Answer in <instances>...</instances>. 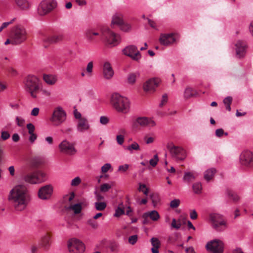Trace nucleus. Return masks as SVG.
<instances>
[{
  "label": "nucleus",
  "instance_id": "obj_12",
  "mask_svg": "<svg viewBox=\"0 0 253 253\" xmlns=\"http://www.w3.org/2000/svg\"><path fill=\"white\" fill-rule=\"evenodd\" d=\"M206 248L207 251L212 253H223L224 244L221 240L215 239L209 242Z\"/></svg>",
  "mask_w": 253,
  "mask_h": 253
},
{
  "label": "nucleus",
  "instance_id": "obj_39",
  "mask_svg": "<svg viewBox=\"0 0 253 253\" xmlns=\"http://www.w3.org/2000/svg\"><path fill=\"white\" fill-rule=\"evenodd\" d=\"M151 244L153 247L151 251L153 253H158V239L152 238L151 240Z\"/></svg>",
  "mask_w": 253,
  "mask_h": 253
},
{
  "label": "nucleus",
  "instance_id": "obj_29",
  "mask_svg": "<svg viewBox=\"0 0 253 253\" xmlns=\"http://www.w3.org/2000/svg\"><path fill=\"white\" fill-rule=\"evenodd\" d=\"M186 219H178L177 220L175 218H173L171 223V226L172 228H175L177 230L180 229L182 224H186Z\"/></svg>",
  "mask_w": 253,
  "mask_h": 253
},
{
  "label": "nucleus",
  "instance_id": "obj_4",
  "mask_svg": "<svg viewBox=\"0 0 253 253\" xmlns=\"http://www.w3.org/2000/svg\"><path fill=\"white\" fill-rule=\"evenodd\" d=\"M101 36L106 44L111 47L117 46L121 41L120 35L108 27H103L101 29Z\"/></svg>",
  "mask_w": 253,
  "mask_h": 253
},
{
  "label": "nucleus",
  "instance_id": "obj_35",
  "mask_svg": "<svg viewBox=\"0 0 253 253\" xmlns=\"http://www.w3.org/2000/svg\"><path fill=\"white\" fill-rule=\"evenodd\" d=\"M126 150L129 151L130 153H132L133 151H140V147L137 142H133L132 143L127 146L126 148Z\"/></svg>",
  "mask_w": 253,
  "mask_h": 253
},
{
  "label": "nucleus",
  "instance_id": "obj_11",
  "mask_svg": "<svg viewBox=\"0 0 253 253\" xmlns=\"http://www.w3.org/2000/svg\"><path fill=\"white\" fill-rule=\"evenodd\" d=\"M68 249L70 253H83L85 250V246L80 240L72 239L68 241Z\"/></svg>",
  "mask_w": 253,
  "mask_h": 253
},
{
  "label": "nucleus",
  "instance_id": "obj_14",
  "mask_svg": "<svg viewBox=\"0 0 253 253\" xmlns=\"http://www.w3.org/2000/svg\"><path fill=\"white\" fill-rule=\"evenodd\" d=\"M156 125L155 122L151 118L146 117H140L136 118L133 123V127H153Z\"/></svg>",
  "mask_w": 253,
  "mask_h": 253
},
{
  "label": "nucleus",
  "instance_id": "obj_22",
  "mask_svg": "<svg viewBox=\"0 0 253 253\" xmlns=\"http://www.w3.org/2000/svg\"><path fill=\"white\" fill-rule=\"evenodd\" d=\"M63 36L61 35H54L50 36H45L43 38L44 47H47L48 44L57 42L62 40Z\"/></svg>",
  "mask_w": 253,
  "mask_h": 253
},
{
  "label": "nucleus",
  "instance_id": "obj_25",
  "mask_svg": "<svg viewBox=\"0 0 253 253\" xmlns=\"http://www.w3.org/2000/svg\"><path fill=\"white\" fill-rule=\"evenodd\" d=\"M124 21L123 14L120 12H116L112 15L111 26L113 27L116 25L119 27Z\"/></svg>",
  "mask_w": 253,
  "mask_h": 253
},
{
  "label": "nucleus",
  "instance_id": "obj_49",
  "mask_svg": "<svg viewBox=\"0 0 253 253\" xmlns=\"http://www.w3.org/2000/svg\"><path fill=\"white\" fill-rule=\"evenodd\" d=\"M112 166L110 164L107 163L104 165L101 169V172L102 173H106L110 169H111Z\"/></svg>",
  "mask_w": 253,
  "mask_h": 253
},
{
  "label": "nucleus",
  "instance_id": "obj_63",
  "mask_svg": "<svg viewBox=\"0 0 253 253\" xmlns=\"http://www.w3.org/2000/svg\"><path fill=\"white\" fill-rule=\"evenodd\" d=\"M40 109L39 108L36 107L32 109L31 115L33 116H37L39 114Z\"/></svg>",
  "mask_w": 253,
  "mask_h": 253
},
{
  "label": "nucleus",
  "instance_id": "obj_20",
  "mask_svg": "<svg viewBox=\"0 0 253 253\" xmlns=\"http://www.w3.org/2000/svg\"><path fill=\"white\" fill-rule=\"evenodd\" d=\"M53 188L50 185H46L42 187L38 192L39 197L42 200L49 199L52 194Z\"/></svg>",
  "mask_w": 253,
  "mask_h": 253
},
{
  "label": "nucleus",
  "instance_id": "obj_40",
  "mask_svg": "<svg viewBox=\"0 0 253 253\" xmlns=\"http://www.w3.org/2000/svg\"><path fill=\"white\" fill-rule=\"evenodd\" d=\"M195 91L190 87H187L185 89L184 96L185 98H189L194 96Z\"/></svg>",
  "mask_w": 253,
  "mask_h": 253
},
{
  "label": "nucleus",
  "instance_id": "obj_53",
  "mask_svg": "<svg viewBox=\"0 0 253 253\" xmlns=\"http://www.w3.org/2000/svg\"><path fill=\"white\" fill-rule=\"evenodd\" d=\"M111 188V186L107 183H104L100 186V191L102 192H107Z\"/></svg>",
  "mask_w": 253,
  "mask_h": 253
},
{
  "label": "nucleus",
  "instance_id": "obj_9",
  "mask_svg": "<svg viewBox=\"0 0 253 253\" xmlns=\"http://www.w3.org/2000/svg\"><path fill=\"white\" fill-rule=\"evenodd\" d=\"M57 5L55 0H44L40 4L38 13L40 15H45L51 12Z\"/></svg>",
  "mask_w": 253,
  "mask_h": 253
},
{
  "label": "nucleus",
  "instance_id": "obj_60",
  "mask_svg": "<svg viewBox=\"0 0 253 253\" xmlns=\"http://www.w3.org/2000/svg\"><path fill=\"white\" fill-rule=\"evenodd\" d=\"M224 134V130L222 128H218L215 130V135L218 137H221Z\"/></svg>",
  "mask_w": 253,
  "mask_h": 253
},
{
  "label": "nucleus",
  "instance_id": "obj_61",
  "mask_svg": "<svg viewBox=\"0 0 253 253\" xmlns=\"http://www.w3.org/2000/svg\"><path fill=\"white\" fill-rule=\"evenodd\" d=\"M197 213L196 211L195 210H193L191 211L190 213V217L192 219L195 220L197 218Z\"/></svg>",
  "mask_w": 253,
  "mask_h": 253
},
{
  "label": "nucleus",
  "instance_id": "obj_3",
  "mask_svg": "<svg viewBox=\"0 0 253 253\" xmlns=\"http://www.w3.org/2000/svg\"><path fill=\"white\" fill-rule=\"evenodd\" d=\"M111 104L118 112L124 114L127 113L129 109L128 99L119 93H113L111 97Z\"/></svg>",
  "mask_w": 253,
  "mask_h": 253
},
{
  "label": "nucleus",
  "instance_id": "obj_36",
  "mask_svg": "<svg viewBox=\"0 0 253 253\" xmlns=\"http://www.w3.org/2000/svg\"><path fill=\"white\" fill-rule=\"evenodd\" d=\"M139 76L137 73H131L128 75L127 80V83L130 84H134L136 82V78Z\"/></svg>",
  "mask_w": 253,
  "mask_h": 253
},
{
  "label": "nucleus",
  "instance_id": "obj_10",
  "mask_svg": "<svg viewBox=\"0 0 253 253\" xmlns=\"http://www.w3.org/2000/svg\"><path fill=\"white\" fill-rule=\"evenodd\" d=\"M210 219L212 223L213 228L217 231H222L226 228V223L222 219V216L217 213H211L210 215Z\"/></svg>",
  "mask_w": 253,
  "mask_h": 253
},
{
  "label": "nucleus",
  "instance_id": "obj_42",
  "mask_svg": "<svg viewBox=\"0 0 253 253\" xmlns=\"http://www.w3.org/2000/svg\"><path fill=\"white\" fill-rule=\"evenodd\" d=\"M125 211L122 204L119 205L117 209L116 210V212L114 216L116 217H119L121 215L124 214Z\"/></svg>",
  "mask_w": 253,
  "mask_h": 253
},
{
  "label": "nucleus",
  "instance_id": "obj_31",
  "mask_svg": "<svg viewBox=\"0 0 253 253\" xmlns=\"http://www.w3.org/2000/svg\"><path fill=\"white\" fill-rule=\"evenodd\" d=\"M143 217L145 218L144 223H146V220L149 218L153 220H157L158 219V213L156 211H153L150 212L144 213L143 214Z\"/></svg>",
  "mask_w": 253,
  "mask_h": 253
},
{
  "label": "nucleus",
  "instance_id": "obj_64",
  "mask_svg": "<svg viewBox=\"0 0 253 253\" xmlns=\"http://www.w3.org/2000/svg\"><path fill=\"white\" fill-rule=\"evenodd\" d=\"M75 1L80 6H85L87 4L86 0H75Z\"/></svg>",
  "mask_w": 253,
  "mask_h": 253
},
{
  "label": "nucleus",
  "instance_id": "obj_48",
  "mask_svg": "<svg viewBox=\"0 0 253 253\" xmlns=\"http://www.w3.org/2000/svg\"><path fill=\"white\" fill-rule=\"evenodd\" d=\"M180 203V201L179 199H175L172 200L170 203V207L171 208H177Z\"/></svg>",
  "mask_w": 253,
  "mask_h": 253
},
{
  "label": "nucleus",
  "instance_id": "obj_38",
  "mask_svg": "<svg viewBox=\"0 0 253 253\" xmlns=\"http://www.w3.org/2000/svg\"><path fill=\"white\" fill-rule=\"evenodd\" d=\"M94 208L97 211H104L107 206V204L105 202H96L94 203Z\"/></svg>",
  "mask_w": 253,
  "mask_h": 253
},
{
  "label": "nucleus",
  "instance_id": "obj_8",
  "mask_svg": "<svg viewBox=\"0 0 253 253\" xmlns=\"http://www.w3.org/2000/svg\"><path fill=\"white\" fill-rule=\"evenodd\" d=\"M46 174L41 170H37L33 172L25 174L23 179L26 182L36 184L41 183L45 180Z\"/></svg>",
  "mask_w": 253,
  "mask_h": 253
},
{
  "label": "nucleus",
  "instance_id": "obj_28",
  "mask_svg": "<svg viewBox=\"0 0 253 253\" xmlns=\"http://www.w3.org/2000/svg\"><path fill=\"white\" fill-rule=\"evenodd\" d=\"M43 81L49 85H54L57 81V76L51 74H44L43 75Z\"/></svg>",
  "mask_w": 253,
  "mask_h": 253
},
{
  "label": "nucleus",
  "instance_id": "obj_16",
  "mask_svg": "<svg viewBox=\"0 0 253 253\" xmlns=\"http://www.w3.org/2000/svg\"><path fill=\"white\" fill-rule=\"evenodd\" d=\"M59 148L61 152L67 155H73L76 153L75 144L67 140H64L61 142L59 145Z\"/></svg>",
  "mask_w": 253,
  "mask_h": 253
},
{
  "label": "nucleus",
  "instance_id": "obj_13",
  "mask_svg": "<svg viewBox=\"0 0 253 253\" xmlns=\"http://www.w3.org/2000/svg\"><path fill=\"white\" fill-rule=\"evenodd\" d=\"M123 54L130 57L135 61H138L141 57V53L138 50L137 48L134 45H130L126 46L122 50Z\"/></svg>",
  "mask_w": 253,
  "mask_h": 253
},
{
  "label": "nucleus",
  "instance_id": "obj_30",
  "mask_svg": "<svg viewBox=\"0 0 253 253\" xmlns=\"http://www.w3.org/2000/svg\"><path fill=\"white\" fill-rule=\"evenodd\" d=\"M196 178V175L193 172H185L184 174L183 180L188 183L194 181Z\"/></svg>",
  "mask_w": 253,
  "mask_h": 253
},
{
  "label": "nucleus",
  "instance_id": "obj_5",
  "mask_svg": "<svg viewBox=\"0 0 253 253\" xmlns=\"http://www.w3.org/2000/svg\"><path fill=\"white\" fill-rule=\"evenodd\" d=\"M12 41L19 44L26 40L27 34L25 28L21 25H17L13 27L11 31Z\"/></svg>",
  "mask_w": 253,
  "mask_h": 253
},
{
  "label": "nucleus",
  "instance_id": "obj_37",
  "mask_svg": "<svg viewBox=\"0 0 253 253\" xmlns=\"http://www.w3.org/2000/svg\"><path fill=\"white\" fill-rule=\"evenodd\" d=\"M120 29L124 32H129L131 30V25L125 21L119 26Z\"/></svg>",
  "mask_w": 253,
  "mask_h": 253
},
{
  "label": "nucleus",
  "instance_id": "obj_34",
  "mask_svg": "<svg viewBox=\"0 0 253 253\" xmlns=\"http://www.w3.org/2000/svg\"><path fill=\"white\" fill-rule=\"evenodd\" d=\"M158 163V154H156L154 156V157L150 159L148 162V165H147V169L149 170H151L157 165Z\"/></svg>",
  "mask_w": 253,
  "mask_h": 253
},
{
  "label": "nucleus",
  "instance_id": "obj_43",
  "mask_svg": "<svg viewBox=\"0 0 253 253\" xmlns=\"http://www.w3.org/2000/svg\"><path fill=\"white\" fill-rule=\"evenodd\" d=\"M93 67V62L92 61L89 62L87 64L86 69H85L86 73L88 77H90L92 75Z\"/></svg>",
  "mask_w": 253,
  "mask_h": 253
},
{
  "label": "nucleus",
  "instance_id": "obj_50",
  "mask_svg": "<svg viewBox=\"0 0 253 253\" xmlns=\"http://www.w3.org/2000/svg\"><path fill=\"white\" fill-rule=\"evenodd\" d=\"M168 101V96L167 94L165 93L163 95L161 101V103L159 104V106L162 107L166 104Z\"/></svg>",
  "mask_w": 253,
  "mask_h": 253
},
{
  "label": "nucleus",
  "instance_id": "obj_2",
  "mask_svg": "<svg viewBox=\"0 0 253 253\" xmlns=\"http://www.w3.org/2000/svg\"><path fill=\"white\" fill-rule=\"evenodd\" d=\"M23 84L26 91L30 94L31 97L36 98L41 87L40 80L36 76L29 75L24 78Z\"/></svg>",
  "mask_w": 253,
  "mask_h": 253
},
{
  "label": "nucleus",
  "instance_id": "obj_27",
  "mask_svg": "<svg viewBox=\"0 0 253 253\" xmlns=\"http://www.w3.org/2000/svg\"><path fill=\"white\" fill-rule=\"evenodd\" d=\"M16 5L22 10H28L30 7V3L28 0H14Z\"/></svg>",
  "mask_w": 253,
  "mask_h": 253
},
{
  "label": "nucleus",
  "instance_id": "obj_33",
  "mask_svg": "<svg viewBox=\"0 0 253 253\" xmlns=\"http://www.w3.org/2000/svg\"><path fill=\"white\" fill-rule=\"evenodd\" d=\"M216 170L214 168H211L207 169L204 173V178L207 181H209L211 180L215 173H216Z\"/></svg>",
  "mask_w": 253,
  "mask_h": 253
},
{
  "label": "nucleus",
  "instance_id": "obj_62",
  "mask_svg": "<svg viewBox=\"0 0 253 253\" xmlns=\"http://www.w3.org/2000/svg\"><path fill=\"white\" fill-rule=\"evenodd\" d=\"M232 102V97L231 96H227L223 100V103L225 105L231 104Z\"/></svg>",
  "mask_w": 253,
  "mask_h": 253
},
{
  "label": "nucleus",
  "instance_id": "obj_41",
  "mask_svg": "<svg viewBox=\"0 0 253 253\" xmlns=\"http://www.w3.org/2000/svg\"><path fill=\"white\" fill-rule=\"evenodd\" d=\"M192 188L195 193L199 194L202 189V184L200 182H196L193 184Z\"/></svg>",
  "mask_w": 253,
  "mask_h": 253
},
{
  "label": "nucleus",
  "instance_id": "obj_58",
  "mask_svg": "<svg viewBox=\"0 0 253 253\" xmlns=\"http://www.w3.org/2000/svg\"><path fill=\"white\" fill-rule=\"evenodd\" d=\"M16 122L17 125L19 126H23L24 125V123H25L24 119H23V118L19 117H17L16 118Z\"/></svg>",
  "mask_w": 253,
  "mask_h": 253
},
{
  "label": "nucleus",
  "instance_id": "obj_54",
  "mask_svg": "<svg viewBox=\"0 0 253 253\" xmlns=\"http://www.w3.org/2000/svg\"><path fill=\"white\" fill-rule=\"evenodd\" d=\"M10 134L6 131H2L1 132V138L2 140H6L9 138Z\"/></svg>",
  "mask_w": 253,
  "mask_h": 253
},
{
  "label": "nucleus",
  "instance_id": "obj_55",
  "mask_svg": "<svg viewBox=\"0 0 253 253\" xmlns=\"http://www.w3.org/2000/svg\"><path fill=\"white\" fill-rule=\"evenodd\" d=\"M124 136L121 134H118L116 136V140L118 144L121 145L124 142Z\"/></svg>",
  "mask_w": 253,
  "mask_h": 253
},
{
  "label": "nucleus",
  "instance_id": "obj_57",
  "mask_svg": "<svg viewBox=\"0 0 253 253\" xmlns=\"http://www.w3.org/2000/svg\"><path fill=\"white\" fill-rule=\"evenodd\" d=\"M109 122V119L106 116H101L100 118V123L103 125H106Z\"/></svg>",
  "mask_w": 253,
  "mask_h": 253
},
{
  "label": "nucleus",
  "instance_id": "obj_59",
  "mask_svg": "<svg viewBox=\"0 0 253 253\" xmlns=\"http://www.w3.org/2000/svg\"><path fill=\"white\" fill-rule=\"evenodd\" d=\"M148 21V25L153 29H157V24L150 19L146 18Z\"/></svg>",
  "mask_w": 253,
  "mask_h": 253
},
{
  "label": "nucleus",
  "instance_id": "obj_26",
  "mask_svg": "<svg viewBox=\"0 0 253 253\" xmlns=\"http://www.w3.org/2000/svg\"><path fill=\"white\" fill-rule=\"evenodd\" d=\"M65 209L67 211H73L75 214L80 213L82 210V205L80 203L70 205H66L65 206Z\"/></svg>",
  "mask_w": 253,
  "mask_h": 253
},
{
  "label": "nucleus",
  "instance_id": "obj_17",
  "mask_svg": "<svg viewBox=\"0 0 253 253\" xmlns=\"http://www.w3.org/2000/svg\"><path fill=\"white\" fill-rule=\"evenodd\" d=\"M178 36L174 33L162 34L159 38V42L164 45L168 46L176 42Z\"/></svg>",
  "mask_w": 253,
  "mask_h": 253
},
{
  "label": "nucleus",
  "instance_id": "obj_52",
  "mask_svg": "<svg viewBox=\"0 0 253 253\" xmlns=\"http://www.w3.org/2000/svg\"><path fill=\"white\" fill-rule=\"evenodd\" d=\"M81 182V179L79 177H76L71 181V185L72 186H77Z\"/></svg>",
  "mask_w": 253,
  "mask_h": 253
},
{
  "label": "nucleus",
  "instance_id": "obj_56",
  "mask_svg": "<svg viewBox=\"0 0 253 253\" xmlns=\"http://www.w3.org/2000/svg\"><path fill=\"white\" fill-rule=\"evenodd\" d=\"M27 128L28 130L29 134L34 133L35 127V126L31 123H29L27 125Z\"/></svg>",
  "mask_w": 253,
  "mask_h": 253
},
{
  "label": "nucleus",
  "instance_id": "obj_24",
  "mask_svg": "<svg viewBox=\"0 0 253 253\" xmlns=\"http://www.w3.org/2000/svg\"><path fill=\"white\" fill-rule=\"evenodd\" d=\"M103 75L107 80L110 79L113 76L114 71L110 63L108 61H105L103 64Z\"/></svg>",
  "mask_w": 253,
  "mask_h": 253
},
{
  "label": "nucleus",
  "instance_id": "obj_15",
  "mask_svg": "<svg viewBox=\"0 0 253 253\" xmlns=\"http://www.w3.org/2000/svg\"><path fill=\"white\" fill-rule=\"evenodd\" d=\"M158 84L157 78H151L146 80L142 84L143 91L147 94L153 93Z\"/></svg>",
  "mask_w": 253,
  "mask_h": 253
},
{
  "label": "nucleus",
  "instance_id": "obj_32",
  "mask_svg": "<svg viewBox=\"0 0 253 253\" xmlns=\"http://www.w3.org/2000/svg\"><path fill=\"white\" fill-rule=\"evenodd\" d=\"M50 236L48 234H47L42 239L41 244L42 247H43L44 250H47L50 245Z\"/></svg>",
  "mask_w": 253,
  "mask_h": 253
},
{
  "label": "nucleus",
  "instance_id": "obj_47",
  "mask_svg": "<svg viewBox=\"0 0 253 253\" xmlns=\"http://www.w3.org/2000/svg\"><path fill=\"white\" fill-rule=\"evenodd\" d=\"M138 240V236L136 235H132L129 237L128 239V243L131 245H134Z\"/></svg>",
  "mask_w": 253,
  "mask_h": 253
},
{
  "label": "nucleus",
  "instance_id": "obj_23",
  "mask_svg": "<svg viewBox=\"0 0 253 253\" xmlns=\"http://www.w3.org/2000/svg\"><path fill=\"white\" fill-rule=\"evenodd\" d=\"M236 56L239 58L243 57L246 53V43L242 41H238L235 44Z\"/></svg>",
  "mask_w": 253,
  "mask_h": 253
},
{
  "label": "nucleus",
  "instance_id": "obj_51",
  "mask_svg": "<svg viewBox=\"0 0 253 253\" xmlns=\"http://www.w3.org/2000/svg\"><path fill=\"white\" fill-rule=\"evenodd\" d=\"M129 165L128 164H124L119 167L118 171L122 172L126 171L129 169Z\"/></svg>",
  "mask_w": 253,
  "mask_h": 253
},
{
  "label": "nucleus",
  "instance_id": "obj_19",
  "mask_svg": "<svg viewBox=\"0 0 253 253\" xmlns=\"http://www.w3.org/2000/svg\"><path fill=\"white\" fill-rule=\"evenodd\" d=\"M240 162L243 165L253 167V153L250 151H245L240 156Z\"/></svg>",
  "mask_w": 253,
  "mask_h": 253
},
{
  "label": "nucleus",
  "instance_id": "obj_45",
  "mask_svg": "<svg viewBox=\"0 0 253 253\" xmlns=\"http://www.w3.org/2000/svg\"><path fill=\"white\" fill-rule=\"evenodd\" d=\"M227 193L229 197L231 198L233 201H237L239 199L238 196L231 190L227 189Z\"/></svg>",
  "mask_w": 253,
  "mask_h": 253
},
{
  "label": "nucleus",
  "instance_id": "obj_46",
  "mask_svg": "<svg viewBox=\"0 0 253 253\" xmlns=\"http://www.w3.org/2000/svg\"><path fill=\"white\" fill-rule=\"evenodd\" d=\"M138 190L143 192L146 196L148 194L149 189L146 187L145 184L140 183Z\"/></svg>",
  "mask_w": 253,
  "mask_h": 253
},
{
  "label": "nucleus",
  "instance_id": "obj_21",
  "mask_svg": "<svg viewBox=\"0 0 253 253\" xmlns=\"http://www.w3.org/2000/svg\"><path fill=\"white\" fill-rule=\"evenodd\" d=\"M100 35V33L97 29L89 28L87 29L84 33L85 39L89 42H95V37Z\"/></svg>",
  "mask_w": 253,
  "mask_h": 253
},
{
  "label": "nucleus",
  "instance_id": "obj_18",
  "mask_svg": "<svg viewBox=\"0 0 253 253\" xmlns=\"http://www.w3.org/2000/svg\"><path fill=\"white\" fill-rule=\"evenodd\" d=\"M168 148L172 156L177 161H183L186 158V152L182 148L175 146H173L171 147L169 146Z\"/></svg>",
  "mask_w": 253,
  "mask_h": 253
},
{
  "label": "nucleus",
  "instance_id": "obj_6",
  "mask_svg": "<svg viewBox=\"0 0 253 253\" xmlns=\"http://www.w3.org/2000/svg\"><path fill=\"white\" fill-rule=\"evenodd\" d=\"M75 118L77 120L76 123V130L79 133H84L90 129V125L86 118L82 116L77 110L74 111Z\"/></svg>",
  "mask_w": 253,
  "mask_h": 253
},
{
  "label": "nucleus",
  "instance_id": "obj_7",
  "mask_svg": "<svg viewBox=\"0 0 253 253\" xmlns=\"http://www.w3.org/2000/svg\"><path fill=\"white\" fill-rule=\"evenodd\" d=\"M66 120V113L63 109L58 106L55 108L49 119L52 125L58 126L64 123Z\"/></svg>",
  "mask_w": 253,
  "mask_h": 253
},
{
  "label": "nucleus",
  "instance_id": "obj_1",
  "mask_svg": "<svg viewBox=\"0 0 253 253\" xmlns=\"http://www.w3.org/2000/svg\"><path fill=\"white\" fill-rule=\"evenodd\" d=\"M8 199L15 210L22 211L26 209L30 201L27 188L24 185H17L10 191Z\"/></svg>",
  "mask_w": 253,
  "mask_h": 253
},
{
  "label": "nucleus",
  "instance_id": "obj_44",
  "mask_svg": "<svg viewBox=\"0 0 253 253\" xmlns=\"http://www.w3.org/2000/svg\"><path fill=\"white\" fill-rule=\"evenodd\" d=\"M87 224L93 229H96L98 227L97 222L93 218L87 220Z\"/></svg>",
  "mask_w": 253,
  "mask_h": 253
}]
</instances>
